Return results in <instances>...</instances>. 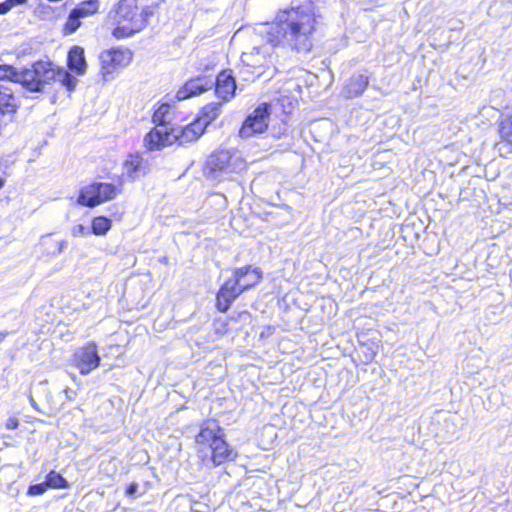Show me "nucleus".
Listing matches in <instances>:
<instances>
[{
	"label": "nucleus",
	"mask_w": 512,
	"mask_h": 512,
	"mask_svg": "<svg viewBox=\"0 0 512 512\" xmlns=\"http://www.w3.org/2000/svg\"><path fill=\"white\" fill-rule=\"evenodd\" d=\"M56 80V67L50 61L39 60L21 70L20 85L28 92L42 93Z\"/></svg>",
	"instance_id": "nucleus-4"
},
{
	"label": "nucleus",
	"mask_w": 512,
	"mask_h": 512,
	"mask_svg": "<svg viewBox=\"0 0 512 512\" xmlns=\"http://www.w3.org/2000/svg\"><path fill=\"white\" fill-rule=\"evenodd\" d=\"M72 362L81 375H88L95 370L101 362L97 344L94 341H89L77 348L73 354Z\"/></svg>",
	"instance_id": "nucleus-9"
},
{
	"label": "nucleus",
	"mask_w": 512,
	"mask_h": 512,
	"mask_svg": "<svg viewBox=\"0 0 512 512\" xmlns=\"http://www.w3.org/2000/svg\"><path fill=\"white\" fill-rule=\"evenodd\" d=\"M138 15L141 16L143 20V29L147 26V20L152 15V12L149 8H143L142 10L138 9Z\"/></svg>",
	"instance_id": "nucleus-32"
},
{
	"label": "nucleus",
	"mask_w": 512,
	"mask_h": 512,
	"mask_svg": "<svg viewBox=\"0 0 512 512\" xmlns=\"http://www.w3.org/2000/svg\"><path fill=\"white\" fill-rule=\"evenodd\" d=\"M21 70L12 65L0 64V80H8L20 84Z\"/></svg>",
	"instance_id": "nucleus-25"
},
{
	"label": "nucleus",
	"mask_w": 512,
	"mask_h": 512,
	"mask_svg": "<svg viewBox=\"0 0 512 512\" xmlns=\"http://www.w3.org/2000/svg\"><path fill=\"white\" fill-rule=\"evenodd\" d=\"M138 491V484L136 483H131L128 487H127V490H126V494L130 497H133L136 495Z\"/></svg>",
	"instance_id": "nucleus-34"
},
{
	"label": "nucleus",
	"mask_w": 512,
	"mask_h": 512,
	"mask_svg": "<svg viewBox=\"0 0 512 512\" xmlns=\"http://www.w3.org/2000/svg\"><path fill=\"white\" fill-rule=\"evenodd\" d=\"M242 166H244V163L238 157L232 155L230 151L220 150L208 157L205 174L209 178L216 179L218 177L217 173L230 174Z\"/></svg>",
	"instance_id": "nucleus-7"
},
{
	"label": "nucleus",
	"mask_w": 512,
	"mask_h": 512,
	"mask_svg": "<svg viewBox=\"0 0 512 512\" xmlns=\"http://www.w3.org/2000/svg\"><path fill=\"white\" fill-rule=\"evenodd\" d=\"M123 168V174L130 180H135L148 173L149 163L140 154H134L128 156L124 162Z\"/></svg>",
	"instance_id": "nucleus-14"
},
{
	"label": "nucleus",
	"mask_w": 512,
	"mask_h": 512,
	"mask_svg": "<svg viewBox=\"0 0 512 512\" xmlns=\"http://www.w3.org/2000/svg\"><path fill=\"white\" fill-rule=\"evenodd\" d=\"M17 109L18 105L13 91L8 87L0 85V113L3 115L15 114Z\"/></svg>",
	"instance_id": "nucleus-20"
},
{
	"label": "nucleus",
	"mask_w": 512,
	"mask_h": 512,
	"mask_svg": "<svg viewBox=\"0 0 512 512\" xmlns=\"http://www.w3.org/2000/svg\"><path fill=\"white\" fill-rule=\"evenodd\" d=\"M214 80L208 76H199L188 80L182 88L176 93L177 100H185L187 98L197 96L214 87Z\"/></svg>",
	"instance_id": "nucleus-11"
},
{
	"label": "nucleus",
	"mask_w": 512,
	"mask_h": 512,
	"mask_svg": "<svg viewBox=\"0 0 512 512\" xmlns=\"http://www.w3.org/2000/svg\"><path fill=\"white\" fill-rule=\"evenodd\" d=\"M90 233L89 229L82 224H77L72 227L71 234L74 237L86 236Z\"/></svg>",
	"instance_id": "nucleus-31"
},
{
	"label": "nucleus",
	"mask_w": 512,
	"mask_h": 512,
	"mask_svg": "<svg viewBox=\"0 0 512 512\" xmlns=\"http://www.w3.org/2000/svg\"><path fill=\"white\" fill-rule=\"evenodd\" d=\"M56 80H58L69 92H72L78 80L71 75L67 70L56 67Z\"/></svg>",
	"instance_id": "nucleus-24"
},
{
	"label": "nucleus",
	"mask_w": 512,
	"mask_h": 512,
	"mask_svg": "<svg viewBox=\"0 0 512 512\" xmlns=\"http://www.w3.org/2000/svg\"><path fill=\"white\" fill-rule=\"evenodd\" d=\"M170 111L171 105L169 103H162L153 114V122L156 123V127L168 126L170 122Z\"/></svg>",
	"instance_id": "nucleus-23"
},
{
	"label": "nucleus",
	"mask_w": 512,
	"mask_h": 512,
	"mask_svg": "<svg viewBox=\"0 0 512 512\" xmlns=\"http://www.w3.org/2000/svg\"><path fill=\"white\" fill-rule=\"evenodd\" d=\"M19 426V421L15 417H10L6 422V428L9 430H14Z\"/></svg>",
	"instance_id": "nucleus-33"
},
{
	"label": "nucleus",
	"mask_w": 512,
	"mask_h": 512,
	"mask_svg": "<svg viewBox=\"0 0 512 512\" xmlns=\"http://www.w3.org/2000/svg\"><path fill=\"white\" fill-rule=\"evenodd\" d=\"M68 67L70 70L82 75L86 71V60L84 49L80 46H73L68 53Z\"/></svg>",
	"instance_id": "nucleus-18"
},
{
	"label": "nucleus",
	"mask_w": 512,
	"mask_h": 512,
	"mask_svg": "<svg viewBox=\"0 0 512 512\" xmlns=\"http://www.w3.org/2000/svg\"><path fill=\"white\" fill-rule=\"evenodd\" d=\"M246 272L240 276L242 283L249 284V289L255 286L262 278V273L259 268H253L250 265L244 266Z\"/></svg>",
	"instance_id": "nucleus-27"
},
{
	"label": "nucleus",
	"mask_w": 512,
	"mask_h": 512,
	"mask_svg": "<svg viewBox=\"0 0 512 512\" xmlns=\"http://www.w3.org/2000/svg\"><path fill=\"white\" fill-rule=\"evenodd\" d=\"M64 393L66 394V397L71 400L73 398V395H75V391L71 389H65Z\"/></svg>",
	"instance_id": "nucleus-37"
},
{
	"label": "nucleus",
	"mask_w": 512,
	"mask_h": 512,
	"mask_svg": "<svg viewBox=\"0 0 512 512\" xmlns=\"http://www.w3.org/2000/svg\"><path fill=\"white\" fill-rule=\"evenodd\" d=\"M11 9L12 8L10 7L7 0L0 3V15H4V14L8 13Z\"/></svg>",
	"instance_id": "nucleus-35"
},
{
	"label": "nucleus",
	"mask_w": 512,
	"mask_h": 512,
	"mask_svg": "<svg viewBox=\"0 0 512 512\" xmlns=\"http://www.w3.org/2000/svg\"><path fill=\"white\" fill-rule=\"evenodd\" d=\"M369 84V77L363 73L356 72L347 80L343 94L347 99L361 96Z\"/></svg>",
	"instance_id": "nucleus-16"
},
{
	"label": "nucleus",
	"mask_w": 512,
	"mask_h": 512,
	"mask_svg": "<svg viewBox=\"0 0 512 512\" xmlns=\"http://www.w3.org/2000/svg\"><path fill=\"white\" fill-rule=\"evenodd\" d=\"M99 0H86L80 2L72 11L81 19L90 17L99 11Z\"/></svg>",
	"instance_id": "nucleus-21"
},
{
	"label": "nucleus",
	"mask_w": 512,
	"mask_h": 512,
	"mask_svg": "<svg viewBox=\"0 0 512 512\" xmlns=\"http://www.w3.org/2000/svg\"><path fill=\"white\" fill-rule=\"evenodd\" d=\"M47 489V483L44 481L42 483L30 485L27 494L30 496H39L44 494L47 491Z\"/></svg>",
	"instance_id": "nucleus-30"
},
{
	"label": "nucleus",
	"mask_w": 512,
	"mask_h": 512,
	"mask_svg": "<svg viewBox=\"0 0 512 512\" xmlns=\"http://www.w3.org/2000/svg\"><path fill=\"white\" fill-rule=\"evenodd\" d=\"M270 115L271 105L266 102L261 103L246 117L239 131L240 137L250 138L265 132L268 128Z\"/></svg>",
	"instance_id": "nucleus-8"
},
{
	"label": "nucleus",
	"mask_w": 512,
	"mask_h": 512,
	"mask_svg": "<svg viewBox=\"0 0 512 512\" xmlns=\"http://www.w3.org/2000/svg\"><path fill=\"white\" fill-rule=\"evenodd\" d=\"M204 131L202 124L196 120L184 127H155L144 137V145L149 151L160 150L174 143L186 145L195 142Z\"/></svg>",
	"instance_id": "nucleus-2"
},
{
	"label": "nucleus",
	"mask_w": 512,
	"mask_h": 512,
	"mask_svg": "<svg viewBox=\"0 0 512 512\" xmlns=\"http://www.w3.org/2000/svg\"><path fill=\"white\" fill-rule=\"evenodd\" d=\"M107 18L115 25L112 35L116 39L129 38L143 30L137 0H120L108 12Z\"/></svg>",
	"instance_id": "nucleus-3"
},
{
	"label": "nucleus",
	"mask_w": 512,
	"mask_h": 512,
	"mask_svg": "<svg viewBox=\"0 0 512 512\" xmlns=\"http://www.w3.org/2000/svg\"><path fill=\"white\" fill-rule=\"evenodd\" d=\"M133 53L128 48H113L100 54L101 71L104 77L116 69L126 67L132 61Z\"/></svg>",
	"instance_id": "nucleus-10"
},
{
	"label": "nucleus",
	"mask_w": 512,
	"mask_h": 512,
	"mask_svg": "<svg viewBox=\"0 0 512 512\" xmlns=\"http://www.w3.org/2000/svg\"><path fill=\"white\" fill-rule=\"evenodd\" d=\"M48 488H66L68 487V483L66 479L59 473L55 471H51L46 476V481Z\"/></svg>",
	"instance_id": "nucleus-28"
},
{
	"label": "nucleus",
	"mask_w": 512,
	"mask_h": 512,
	"mask_svg": "<svg viewBox=\"0 0 512 512\" xmlns=\"http://www.w3.org/2000/svg\"><path fill=\"white\" fill-rule=\"evenodd\" d=\"M81 26V18H79L72 10L68 15L67 21L64 25V34L70 35L75 33Z\"/></svg>",
	"instance_id": "nucleus-29"
},
{
	"label": "nucleus",
	"mask_w": 512,
	"mask_h": 512,
	"mask_svg": "<svg viewBox=\"0 0 512 512\" xmlns=\"http://www.w3.org/2000/svg\"><path fill=\"white\" fill-rule=\"evenodd\" d=\"M41 245L46 247V253L51 256H57L63 252L67 246L66 240L56 241L50 236H44L41 240Z\"/></svg>",
	"instance_id": "nucleus-22"
},
{
	"label": "nucleus",
	"mask_w": 512,
	"mask_h": 512,
	"mask_svg": "<svg viewBox=\"0 0 512 512\" xmlns=\"http://www.w3.org/2000/svg\"><path fill=\"white\" fill-rule=\"evenodd\" d=\"M223 430L219 426L218 422L213 419L204 421L200 426V431L195 437V441L198 445H207L211 448L214 445L216 439L223 437Z\"/></svg>",
	"instance_id": "nucleus-13"
},
{
	"label": "nucleus",
	"mask_w": 512,
	"mask_h": 512,
	"mask_svg": "<svg viewBox=\"0 0 512 512\" xmlns=\"http://www.w3.org/2000/svg\"><path fill=\"white\" fill-rule=\"evenodd\" d=\"M7 1L11 8H14L18 5H23L27 2V0H7Z\"/></svg>",
	"instance_id": "nucleus-36"
},
{
	"label": "nucleus",
	"mask_w": 512,
	"mask_h": 512,
	"mask_svg": "<svg viewBox=\"0 0 512 512\" xmlns=\"http://www.w3.org/2000/svg\"><path fill=\"white\" fill-rule=\"evenodd\" d=\"M500 150L512 153V111L502 116L499 122Z\"/></svg>",
	"instance_id": "nucleus-17"
},
{
	"label": "nucleus",
	"mask_w": 512,
	"mask_h": 512,
	"mask_svg": "<svg viewBox=\"0 0 512 512\" xmlns=\"http://www.w3.org/2000/svg\"><path fill=\"white\" fill-rule=\"evenodd\" d=\"M29 401H30L31 406H32L34 409H36V410L40 411V409H39V406H38L37 402L34 400V398H33L32 396H30V397H29Z\"/></svg>",
	"instance_id": "nucleus-38"
},
{
	"label": "nucleus",
	"mask_w": 512,
	"mask_h": 512,
	"mask_svg": "<svg viewBox=\"0 0 512 512\" xmlns=\"http://www.w3.org/2000/svg\"><path fill=\"white\" fill-rule=\"evenodd\" d=\"M245 272L246 268L235 269L233 277L226 280L220 287L216 295V307L220 312H227L233 301L249 289V284L242 283L240 280V276Z\"/></svg>",
	"instance_id": "nucleus-6"
},
{
	"label": "nucleus",
	"mask_w": 512,
	"mask_h": 512,
	"mask_svg": "<svg viewBox=\"0 0 512 512\" xmlns=\"http://www.w3.org/2000/svg\"><path fill=\"white\" fill-rule=\"evenodd\" d=\"M317 17L312 3L279 10L272 23L262 25L259 29L266 45L255 47L249 55L244 54L243 61L254 67L274 65V56L270 50L278 46L288 47L298 53L310 52L318 24Z\"/></svg>",
	"instance_id": "nucleus-1"
},
{
	"label": "nucleus",
	"mask_w": 512,
	"mask_h": 512,
	"mask_svg": "<svg viewBox=\"0 0 512 512\" xmlns=\"http://www.w3.org/2000/svg\"><path fill=\"white\" fill-rule=\"evenodd\" d=\"M210 450V460L214 466H219L227 461H233L237 456V453L230 447L223 437L216 439Z\"/></svg>",
	"instance_id": "nucleus-15"
},
{
	"label": "nucleus",
	"mask_w": 512,
	"mask_h": 512,
	"mask_svg": "<svg viewBox=\"0 0 512 512\" xmlns=\"http://www.w3.org/2000/svg\"><path fill=\"white\" fill-rule=\"evenodd\" d=\"M121 192V185L94 182L81 188L77 202L86 207H95L106 201L113 200Z\"/></svg>",
	"instance_id": "nucleus-5"
},
{
	"label": "nucleus",
	"mask_w": 512,
	"mask_h": 512,
	"mask_svg": "<svg viewBox=\"0 0 512 512\" xmlns=\"http://www.w3.org/2000/svg\"><path fill=\"white\" fill-rule=\"evenodd\" d=\"M111 229V220L105 216H98L92 220L91 232L95 235H105Z\"/></svg>",
	"instance_id": "nucleus-26"
},
{
	"label": "nucleus",
	"mask_w": 512,
	"mask_h": 512,
	"mask_svg": "<svg viewBox=\"0 0 512 512\" xmlns=\"http://www.w3.org/2000/svg\"><path fill=\"white\" fill-rule=\"evenodd\" d=\"M222 112V102H212L205 105L197 118L195 119L198 123H201L203 128L206 127L214 121Z\"/></svg>",
	"instance_id": "nucleus-19"
},
{
	"label": "nucleus",
	"mask_w": 512,
	"mask_h": 512,
	"mask_svg": "<svg viewBox=\"0 0 512 512\" xmlns=\"http://www.w3.org/2000/svg\"><path fill=\"white\" fill-rule=\"evenodd\" d=\"M7 332H0V343L3 342V340L5 339V337L7 336Z\"/></svg>",
	"instance_id": "nucleus-39"
},
{
	"label": "nucleus",
	"mask_w": 512,
	"mask_h": 512,
	"mask_svg": "<svg viewBox=\"0 0 512 512\" xmlns=\"http://www.w3.org/2000/svg\"><path fill=\"white\" fill-rule=\"evenodd\" d=\"M5 180L0 177V189L4 186Z\"/></svg>",
	"instance_id": "nucleus-40"
},
{
	"label": "nucleus",
	"mask_w": 512,
	"mask_h": 512,
	"mask_svg": "<svg viewBox=\"0 0 512 512\" xmlns=\"http://www.w3.org/2000/svg\"><path fill=\"white\" fill-rule=\"evenodd\" d=\"M214 83L215 93L222 102H229L235 97L237 84L231 70L221 71Z\"/></svg>",
	"instance_id": "nucleus-12"
}]
</instances>
